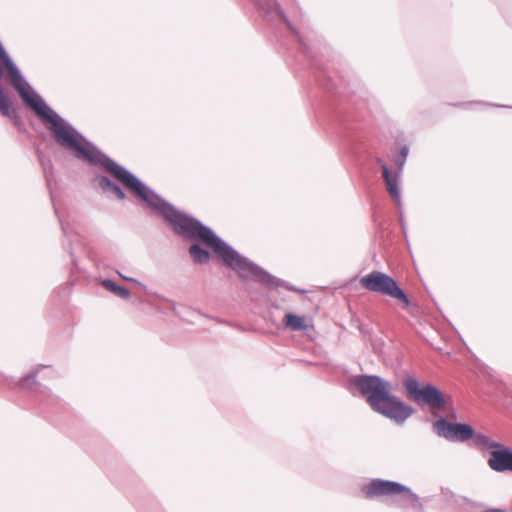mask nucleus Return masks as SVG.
Instances as JSON below:
<instances>
[{"label": "nucleus", "mask_w": 512, "mask_h": 512, "mask_svg": "<svg viewBox=\"0 0 512 512\" xmlns=\"http://www.w3.org/2000/svg\"><path fill=\"white\" fill-rule=\"evenodd\" d=\"M226 266L231 267L239 276L256 277L262 282H269L270 276L263 273L258 267L239 255L236 251L226 245Z\"/></svg>", "instance_id": "obj_6"}, {"label": "nucleus", "mask_w": 512, "mask_h": 512, "mask_svg": "<svg viewBox=\"0 0 512 512\" xmlns=\"http://www.w3.org/2000/svg\"><path fill=\"white\" fill-rule=\"evenodd\" d=\"M2 61L7 69V73L17 67L9 56L3 59Z\"/></svg>", "instance_id": "obj_17"}, {"label": "nucleus", "mask_w": 512, "mask_h": 512, "mask_svg": "<svg viewBox=\"0 0 512 512\" xmlns=\"http://www.w3.org/2000/svg\"><path fill=\"white\" fill-rule=\"evenodd\" d=\"M473 438L475 440L476 445H478L480 447H483V448H486V449L502 448V445L500 443H497V442L493 441L491 438H489V437H487L485 435H482V434L475 435L474 434Z\"/></svg>", "instance_id": "obj_15"}, {"label": "nucleus", "mask_w": 512, "mask_h": 512, "mask_svg": "<svg viewBox=\"0 0 512 512\" xmlns=\"http://www.w3.org/2000/svg\"><path fill=\"white\" fill-rule=\"evenodd\" d=\"M408 152H409V149H408V147H407V146H403V147L401 148L400 154H401V157H402V161H401V163L399 164V167H400V168L403 166V164H404V162H405V159H406V157H407V155H408Z\"/></svg>", "instance_id": "obj_18"}, {"label": "nucleus", "mask_w": 512, "mask_h": 512, "mask_svg": "<svg viewBox=\"0 0 512 512\" xmlns=\"http://www.w3.org/2000/svg\"><path fill=\"white\" fill-rule=\"evenodd\" d=\"M94 182L98 185L103 193L112 194L121 201L126 199V194L123 189L117 183L113 182L109 177L105 175H97L94 178Z\"/></svg>", "instance_id": "obj_9"}, {"label": "nucleus", "mask_w": 512, "mask_h": 512, "mask_svg": "<svg viewBox=\"0 0 512 512\" xmlns=\"http://www.w3.org/2000/svg\"><path fill=\"white\" fill-rule=\"evenodd\" d=\"M355 385L375 412L397 423H403L414 413L411 406L391 395L390 383L378 376H360L355 379Z\"/></svg>", "instance_id": "obj_2"}, {"label": "nucleus", "mask_w": 512, "mask_h": 512, "mask_svg": "<svg viewBox=\"0 0 512 512\" xmlns=\"http://www.w3.org/2000/svg\"><path fill=\"white\" fill-rule=\"evenodd\" d=\"M404 386L408 399L418 405H426L438 410H448L451 405V396L443 393L434 385L426 384L420 386L416 379L407 378L404 380Z\"/></svg>", "instance_id": "obj_3"}, {"label": "nucleus", "mask_w": 512, "mask_h": 512, "mask_svg": "<svg viewBox=\"0 0 512 512\" xmlns=\"http://www.w3.org/2000/svg\"><path fill=\"white\" fill-rule=\"evenodd\" d=\"M434 430L448 440L467 441L474 437V429L468 424L450 423L440 419L434 423Z\"/></svg>", "instance_id": "obj_7"}, {"label": "nucleus", "mask_w": 512, "mask_h": 512, "mask_svg": "<svg viewBox=\"0 0 512 512\" xmlns=\"http://www.w3.org/2000/svg\"><path fill=\"white\" fill-rule=\"evenodd\" d=\"M120 276H121L123 279L127 280V281L136 282V280H135V279H133V278H128V277H125V276H123V275H121V274H120Z\"/></svg>", "instance_id": "obj_19"}, {"label": "nucleus", "mask_w": 512, "mask_h": 512, "mask_svg": "<svg viewBox=\"0 0 512 512\" xmlns=\"http://www.w3.org/2000/svg\"><path fill=\"white\" fill-rule=\"evenodd\" d=\"M12 86L19 93L23 101L41 118L49 124L55 142L63 149L71 152L73 156L92 166H98L108 172L136 198L145 202L150 208L160 214L178 236L193 243L189 247V255L195 264H207L211 253L200 243L215 252V233L200 220L178 210L175 206L155 193L145 185L137 176L122 165L115 162L108 155L88 141L70 123L65 121L57 112L49 108L45 101L37 94L32 96L31 88L16 67L8 72Z\"/></svg>", "instance_id": "obj_1"}, {"label": "nucleus", "mask_w": 512, "mask_h": 512, "mask_svg": "<svg viewBox=\"0 0 512 512\" xmlns=\"http://www.w3.org/2000/svg\"><path fill=\"white\" fill-rule=\"evenodd\" d=\"M359 282L364 289L370 292L390 296L398 300L404 307H408L410 305L407 295L399 287L397 282L383 272L372 271L371 273L361 277Z\"/></svg>", "instance_id": "obj_4"}, {"label": "nucleus", "mask_w": 512, "mask_h": 512, "mask_svg": "<svg viewBox=\"0 0 512 512\" xmlns=\"http://www.w3.org/2000/svg\"><path fill=\"white\" fill-rule=\"evenodd\" d=\"M44 365H38L33 371L28 373L27 375L21 377L17 383V385L21 389H31L34 386L38 385V382L36 380L37 375L41 371L42 368H44Z\"/></svg>", "instance_id": "obj_14"}, {"label": "nucleus", "mask_w": 512, "mask_h": 512, "mask_svg": "<svg viewBox=\"0 0 512 512\" xmlns=\"http://www.w3.org/2000/svg\"><path fill=\"white\" fill-rule=\"evenodd\" d=\"M488 465L494 471H512V452L503 446L491 451Z\"/></svg>", "instance_id": "obj_8"}, {"label": "nucleus", "mask_w": 512, "mask_h": 512, "mask_svg": "<svg viewBox=\"0 0 512 512\" xmlns=\"http://www.w3.org/2000/svg\"><path fill=\"white\" fill-rule=\"evenodd\" d=\"M101 284L105 289L122 299H129L131 296V293L127 288L116 284L110 279L102 280Z\"/></svg>", "instance_id": "obj_13"}, {"label": "nucleus", "mask_w": 512, "mask_h": 512, "mask_svg": "<svg viewBox=\"0 0 512 512\" xmlns=\"http://www.w3.org/2000/svg\"><path fill=\"white\" fill-rule=\"evenodd\" d=\"M284 323L294 331H304L311 326L305 317L291 313L285 315Z\"/></svg>", "instance_id": "obj_12"}, {"label": "nucleus", "mask_w": 512, "mask_h": 512, "mask_svg": "<svg viewBox=\"0 0 512 512\" xmlns=\"http://www.w3.org/2000/svg\"><path fill=\"white\" fill-rule=\"evenodd\" d=\"M378 164H380L382 169V176L384 178L387 191L389 195L394 199V201L399 202L400 201V191L398 188V175L392 174L387 165L381 160H377Z\"/></svg>", "instance_id": "obj_10"}, {"label": "nucleus", "mask_w": 512, "mask_h": 512, "mask_svg": "<svg viewBox=\"0 0 512 512\" xmlns=\"http://www.w3.org/2000/svg\"><path fill=\"white\" fill-rule=\"evenodd\" d=\"M41 165L43 167V170H44V174L46 176V178L48 177V173H50L53 169V165L51 163L50 160H48L47 162H45L44 160H41Z\"/></svg>", "instance_id": "obj_16"}, {"label": "nucleus", "mask_w": 512, "mask_h": 512, "mask_svg": "<svg viewBox=\"0 0 512 512\" xmlns=\"http://www.w3.org/2000/svg\"><path fill=\"white\" fill-rule=\"evenodd\" d=\"M0 113L11 119L13 124L17 127L22 126V120L17 113L16 108L13 106L9 96L5 93V91L0 90Z\"/></svg>", "instance_id": "obj_11"}, {"label": "nucleus", "mask_w": 512, "mask_h": 512, "mask_svg": "<svg viewBox=\"0 0 512 512\" xmlns=\"http://www.w3.org/2000/svg\"><path fill=\"white\" fill-rule=\"evenodd\" d=\"M362 492L368 499L403 495L412 502H418L417 496L408 487L394 481L374 479L362 487Z\"/></svg>", "instance_id": "obj_5"}]
</instances>
